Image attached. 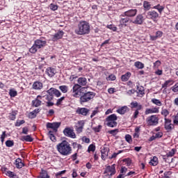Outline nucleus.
<instances>
[{
	"instance_id": "1",
	"label": "nucleus",
	"mask_w": 178,
	"mask_h": 178,
	"mask_svg": "<svg viewBox=\"0 0 178 178\" xmlns=\"http://www.w3.org/2000/svg\"><path fill=\"white\" fill-rule=\"evenodd\" d=\"M58 152L63 156H67L72 154V147L67 140H63L56 145Z\"/></svg>"
},
{
	"instance_id": "2",
	"label": "nucleus",
	"mask_w": 178,
	"mask_h": 178,
	"mask_svg": "<svg viewBox=\"0 0 178 178\" xmlns=\"http://www.w3.org/2000/svg\"><path fill=\"white\" fill-rule=\"evenodd\" d=\"M90 23L87 21L81 20L79 22L74 33L77 34V35H86L90 34Z\"/></svg>"
},
{
	"instance_id": "3",
	"label": "nucleus",
	"mask_w": 178,
	"mask_h": 178,
	"mask_svg": "<svg viewBox=\"0 0 178 178\" xmlns=\"http://www.w3.org/2000/svg\"><path fill=\"white\" fill-rule=\"evenodd\" d=\"M95 95H97V94L94 92H83L82 96L79 99L80 103L84 104L86 102H89L91 99H94Z\"/></svg>"
},
{
	"instance_id": "4",
	"label": "nucleus",
	"mask_w": 178,
	"mask_h": 178,
	"mask_svg": "<svg viewBox=\"0 0 178 178\" xmlns=\"http://www.w3.org/2000/svg\"><path fill=\"white\" fill-rule=\"evenodd\" d=\"M130 105L131 109L136 108L133 113L132 118L133 119H137L138 115H140V111H143V106L137 102H132Z\"/></svg>"
},
{
	"instance_id": "5",
	"label": "nucleus",
	"mask_w": 178,
	"mask_h": 178,
	"mask_svg": "<svg viewBox=\"0 0 178 178\" xmlns=\"http://www.w3.org/2000/svg\"><path fill=\"white\" fill-rule=\"evenodd\" d=\"M85 88L81 87L79 85L74 84L72 87L73 97L75 98H81L84 92Z\"/></svg>"
},
{
	"instance_id": "6",
	"label": "nucleus",
	"mask_w": 178,
	"mask_h": 178,
	"mask_svg": "<svg viewBox=\"0 0 178 178\" xmlns=\"http://www.w3.org/2000/svg\"><path fill=\"white\" fill-rule=\"evenodd\" d=\"M146 123L147 126H158L159 123V118L156 115H149L146 118Z\"/></svg>"
},
{
	"instance_id": "7",
	"label": "nucleus",
	"mask_w": 178,
	"mask_h": 178,
	"mask_svg": "<svg viewBox=\"0 0 178 178\" xmlns=\"http://www.w3.org/2000/svg\"><path fill=\"white\" fill-rule=\"evenodd\" d=\"M61 122H47L46 124L47 129H53V133H57L58 129L60 127Z\"/></svg>"
},
{
	"instance_id": "8",
	"label": "nucleus",
	"mask_w": 178,
	"mask_h": 178,
	"mask_svg": "<svg viewBox=\"0 0 178 178\" xmlns=\"http://www.w3.org/2000/svg\"><path fill=\"white\" fill-rule=\"evenodd\" d=\"M164 129L166 130L167 133H170V131L175 129V125L172 124V120L169 118L164 120Z\"/></svg>"
},
{
	"instance_id": "9",
	"label": "nucleus",
	"mask_w": 178,
	"mask_h": 178,
	"mask_svg": "<svg viewBox=\"0 0 178 178\" xmlns=\"http://www.w3.org/2000/svg\"><path fill=\"white\" fill-rule=\"evenodd\" d=\"M116 174V165L113 164L112 165H108L105 170L104 175H108V176H113Z\"/></svg>"
},
{
	"instance_id": "10",
	"label": "nucleus",
	"mask_w": 178,
	"mask_h": 178,
	"mask_svg": "<svg viewBox=\"0 0 178 178\" xmlns=\"http://www.w3.org/2000/svg\"><path fill=\"white\" fill-rule=\"evenodd\" d=\"M63 133L66 137H70V138H76V134L74 133V131L70 127L65 128Z\"/></svg>"
},
{
	"instance_id": "11",
	"label": "nucleus",
	"mask_w": 178,
	"mask_h": 178,
	"mask_svg": "<svg viewBox=\"0 0 178 178\" xmlns=\"http://www.w3.org/2000/svg\"><path fill=\"white\" fill-rule=\"evenodd\" d=\"M146 17L147 19L153 20V22H156V19L159 17V14L155 10H151L147 13Z\"/></svg>"
},
{
	"instance_id": "12",
	"label": "nucleus",
	"mask_w": 178,
	"mask_h": 178,
	"mask_svg": "<svg viewBox=\"0 0 178 178\" xmlns=\"http://www.w3.org/2000/svg\"><path fill=\"white\" fill-rule=\"evenodd\" d=\"M64 34L65 32H63V31H58L56 33L51 35V41H53V42H56L58 40H62Z\"/></svg>"
},
{
	"instance_id": "13",
	"label": "nucleus",
	"mask_w": 178,
	"mask_h": 178,
	"mask_svg": "<svg viewBox=\"0 0 178 178\" xmlns=\"http://www.w3.org/2000/svg\"><path fill=\"white\" fill-rule=\"evenodd\" d=\"M34 44L38 49H41L47 45V40H45V39H44L43 38H40V39L35 40L34 41Z\"/></svg>"
},
{
	"instance_id": "14",
	"label": "nucleus",
	"mask_w": 178,
	"mask_h": 178,
	"mask_svg": "<svg viewBox=\"0 0 178 178\" xmlns=\"http://www.w3.org/2000/svg\"><path fill=\"white\" fill-rule=\"evenodd\" d=\"M145 20V18H144V15H143V14H138L136 17V18L131 22L134 24H138L139 26H141V24H143V23H144Z\"/></svg>"
},
{
	"instance_id": "15",
	"label": "nucleus",
	"mask_w": 178,
	"mask_h": 178,
	"mask_svg": "<svg viewBox=\"0 0 178 178\" xmlns=\"http://www.w3.org/2000/svg\"><path fill=\"white\" fill-rule=\"evenodd\" d=\"M84 124H86V122L84 120H79L75 125V130L78 134L80 133H83V129H84Z\"/></svg>"
},
{
	"instance_id": "16",
	"label": "nucleus",
	"mask_w": 178,
	"mask_h": 178,
	"mask_svg": "<svg viewBox=\"0 0 178 178\" xmlns=\"http://www.w3.org/2000/svg\"><path fill=\"white\" fill-rule=\"evenodd\" d=\"M44 88V83L40 81H35L32 85V89L35 91H41Z\"/></svg>"
},
{
	"instance_id": "17",
	"label": "nucleus",
	"mask_w": 178,
	"mask_h": 178,
	"mask_svg": "<svg viewBox=\"0 0 178 178\" xmlns=\"http://www.w3.org/2000/svg\"><path fill=\"white\" fill-rule=\"evenodd\" d=\"M136 15H137V9H131L125 11L124 14L121 15V17H124V16H127V17H134Z\"/></svg>"
},
{
	"instance_id": "18",
	"label": "nucleus",
	"mask_w": 178,
	"mask_h": 178,
	"mask_svg": "<svg viewBox=\"0 0 178 178\" xmlns=\"http://www.w3.org/2000/svg\"><path fill=\"white\" fill-rule=\"evenodd\" d=\"M76 113H77V115H81L82 116H87L88 113H90V109L86 107H79L76 111Z\"/></svg>"
},
{
	"instance_id": "19",
	"label": "nucleus",
	"mask_w": 178,
	"mask_h": 178,
	"mask_svg": "<svg viewBox=\"0 0 178 178\" xmlns=\"http://www.w3.org/2000/svg\"><path fill=\"white\" fill-rule=\"evenodd\" d=\"M41 99H42V96L38 95L37 97L32 101V106H35V108H38V106H41V104L42 103Z\"/></svg>"
},
{
	"instance_id": "20",
	"label": "nucleus",
	"mask_w": 178,
	"mask_h": 178,
	"mask_svg": "<svg viewBox=\"0 0 178 178\" xmlns=\"http://www.w3.org/2000/svg\"><path fill=\"white\" fill-rule=\"evenodd\" d=\"M77 83H75V85L79 86V87H84L87 86L88 82L87 81V78L81 76L78 78Z\"/></svg>"
},
{
	"instance_id": "21",
	"label": "nucleus",
	"mask_w": 178,
	"mask_h": 178,
	"mask_svg": "<svg viewBox=\"0 0 178 178\" xmlns=\"http://www.w3.org/2000/svg\"><path fill=\"white\" fill-rule=\"evenodd\" d=\"M152 113H159V107H154L152 108H146L145 115H151Z\"/></svg>"
},
{
	"instance_id": "22",
	"label": "nucleus",
	"mask_w": 178,
	"mask_h": 178,
	"mask_svg": "<svg viewBox=\"0 0 178 178\" xmlns=\"http://www.w3.org/2000/svg\"><path fill=\"white\" fill-rule=\"evenodd\" d=\"M45 73L47 74V76H49V77H54V76L56 74V70H55V68L49 67L46 69Z\"/></svg>"
},
{
	"instance_id": "23",
	"label": "nucleus",
	"mask_w": 178,
	"mask_h": 178,
	"mask_svg": "<svg viewBox=\"0 0 178 178\" xmlns=\"http://www.w3.org/2000/svg\"><path fill=\"white\" fill-rule=\"evenodd\" d=\"M17 113H19V111L17 110H13L12 112L8 113V115L7 116L8 120H16V116H17Z\"/></svg>"
},
{
	"instance_id": "24",
	"label": "nucleus",
	"mask_w": 178,
	"mask_h": 178,
	"mask_svg": "<svg viewBox=\"0 0 178 178\" xmlns=\"http://www.w3.org/2000/svg\"><path fill=\"white\" fill-rule=\"evenodd\" d=\"M130 22V18L124 16L120 19V26L121 27H127V23Z\"/></svg>"
},
{
	"instance_id": "25",
	"label": "nucleus",
	"mask_w": 178,
	"mask_h": 178,
	"mask_svg": "<svg viewBox=\"0 0 178 178\" xmlns=\"http://www.w3.org/2000/svg\"><path fill=\"white\" fill-rule=\"evenodd\" d=\"M130 111V108L127 107V106H124L120 108H119L116 112L117 113H119L120 115H124L125 113H127Z\"/></svg>"
},
{
	"instance_id": "26",
	"label": "nucleus",
	"mask_w": 178,
	"mask_h": 178,
	"mask_svg": "<svg viewBox=\"0 0 178 178\" xmlns=\"http://www.w3.org/2000/svg\"><path fill=\"white\" fill-rule=\"evenodd\" d=\"M21 141H25L26 143H33L34 138L31 137V135L22 136L19 138Z\"/></svg>"
},
{
	"instance_id": "27",
	"label": "nucleus",
	"mask_w": 178,
	"mask_h": 178,
	"mask_svg": "<svg viewBox=\"0 0 178 178\" xmlns=\"http://www.w3.org/2000/svg\"><path fill=\"white\" fill-rule=\"evenodd\" d=\"M14 164H15L17 169H22V168H23V166H25L24 163H23V161H22V159H20V158H17L15 160Z\"/></svg>"
},
{
	"instance_id": "28",
	"label": "nucleus",
	"mask_w": 178,
	"mask_h": 178,
	"mask_svg": "<svg viewBox=\"0 0 178 178\" xmlns=\"http://www.w3.org/2000/svg\"><path fill=\"white\" fill-rule=\"evenodd\" d=\"M37 178H51V176H49V174H48V171L41 169V172Z\"/></svg>"
},
{
	"instance_id": "29",
	"label": "nucleus",
	"mask_w": 178,
	"mask_h": 178,
	"mask_svg": "<svg viewBox=\"0 0 178 178\" xmlns=\"http://www.w3.org/2000/svg\"><path fill=\"white\" fill-rule=\"evenodd\" d=\"M170 114V111L164 107L161 108V115L164 118V120L168 119V116Z\"/></svg>"
},
{
	"instance_id": "30",
	"label": "nucleus",
	"mask_w": 178,
	"mask_h": 178,
	"mask_svg": "<svg viewBox=\"0 0 178 178\" xmlns=\"http://www.w3.org/2000/svg\"><path fill=\"white\" fill-rule=\"evenodd\" d=\"M174 83H175V81H173V79H168L165 81L163 84H162V88H165V90H166L168 87H170V86H173Z\"/></svg>"
},
{
	"instance_id": "31",
	"label": "nucleus",
	"mask_w": 178,
	"mask_h": 178,
	"mask_svg": "<svg viewBox=\"0 0 178 178\" xmlns=\"http://www.w3.org/2000/svg\"><path fill=\"white\" fill-rule=\"evenodd\" d=\"M108 152H109V150L108 149L104 147L101 150V154H102V159L103 161H106V158H108Z\"/></svg>"
},
{
	"instance_id": "32",
	"label": "nucleus",
	"mask_w": 178,
	"mask_h": 178,
	"mask_svg": "<svg viewBox=\"0 0 178 178\" xmlns=\"http://www.w3.org/2000/svg\"><path fill=\"white\" fill-rule=\"evenodd\" d=\"M116 120H118L116 114H111L106 118V122H116Z\"/></svg>"
},
{
	"instance_id": "33",
	"label": "nucleus",
	"mask_w": 178,
	"mask_h": 178,
	"mask_svg": "<svg viewBox=\"0 0 178 178\" xmlns=\"http://www.w3.org/2000/svg\"><path fill=\"white\" fill-rule=\"evenodd\" d=\"M158 163H159V161H158V157L156 156H153V158L149 162V164L151 165V166H156Z\"/></svg>"
},
{
	"instance_id": "34",
	"label": "nucleus",
	"mask_w": 178,
	"mask_h": 178,
	"mask_svg": "<svg viewBox=\"0 0 178 178\" xmlns=\"http://www.w3.org/2000/svg\"><path fill=\"white\" fill-rule=\"evenodd\" d=\"M131 76V73L127 72L124 75H122L121 80L122 81H127L129 79H130V76Z\"/></svg>"
},
{
	"instance_id": "35",
	"label": "nucleus",
	"mask_w": 178,
	"mask_h": 178,
	"mask_svg": "<svg viewBox=\"0 0 178 178\" xmlns=\"http://www.w3.org/2000/svg\"><path fill=\"white\" fill-rule=\"evenodd\" d=\"M48 136L53 143H56V136L54 134V131H49Z\"/></svg>"
},
{
	"instance_id": "36",
	"label": "nucleus",
	"mask_w": 178,
	"mask_h": 178,
	"mask_svg": "<svg viewBox=\"0 0 178 178\" xmlns=\"http://www.w3.org/2000/svg\"><path fill=\"white\" fill-rule=\"evenodd\" d=\"M153 9H156L158 12L161 14L163 12V9H165V6H161V4H158L153 7Z\"/></svg>"
},
{
	"instance_id": "37",
	"label": "nucleus",
	"mask_w": 178,
	"mask_h": 178,
	"mask_svg": "<svg viewBox=\"0 0 178 178\" xmlns=\"http://www.w3.org/2000/svg\"><path fill=\"white\" fill-rule=\"evenodd\" d=\"M151 102L157 106H162V102L158 99L154 98L152 99Z\"/></svg>"
},
{
	"instance_id": "38",
	"label": "nucleus",
	"mask_w": 178,
	"mask_h": 178,
	"mask_svg": "<svg viewBox=\"0 0 178 178\" xmlns=\"http://www.w3.org/2000/svg\"><path fill=\"white\" fill-rule=\"evenodd\" d=\"M138 92L137 93L139 95H145V90H144V87L143 86H137Z\"/></svg>"
},
{
	"instance_id": "39",
	"label": "nucleus",
	"mask_w": 178,
	"mask_h": 178,
	"mask_svg": "<svg viewBox=\"0 0 178 178\" xmlns=\"http://www.w3.org/2000/svg\"><path fill=\"white\" fill-rule=\"evenodd\" d=\"M106 126L108 127H116L118 126V122L116 121H106Z\"/></svg>"
},
{
	"instance_id": "40",
	"label": "nucleus",
	"mask_w": 178,
	"mask_h": 178,
	"mask_svg": "<svg viewBox=\"0 0 178 178\" xmlns=\"http://www.w3.org/2000/svg\"><path fill=\"white\" fill-rule=\"evenodd\" d=\"M38 47L35 44V43L33 44V46L29 49V52L31 54H37V51H38Z\"/></svg>"
},
{
	"instance_id": "41",
	"label": "nucleus",
	"mask_w": 178,
	"mask_h": 178,
	"mask_svg": "<svg viewBox=\"0 0 178 178\" xmlns=\"http://www.w3.org/2000/svg\"><path fill=\"white\" fill-rule=\"evenodd\" d=\"M9 95L11 98H15V97L17 96V91L15 90V89H10Z\"/></svg>"
},
{
	"instance_id": "42",
	"label": "nucleus",
	"mask_w": 178,
	"mask_h": 178,
	"mask_svg": "<svg viewBox=\"0 0 178 178\" xmlns=\"http://www.w3.org/2000/svg\"><path fill=\"white\" fill-rule=\"evenodd\" d=\"M59 90L63 92V94H66L67 91H69V87L67 86H60Z\"/></svg>"
},
{
	"instance_id": "43",
	"label": "nucleus",
	"mask_w": 178,
	"mask_h": 178,
	"mask_svg": "<svg viewBox=\"0 0 178 178\" xmlns=\"http://www.w3.org/2000/svg\"><path fill=\"white\" fill-rule=\"evenodd\" d=\"M134 66L136 67L137 69H144V63L140 61L135 62Z\"/></svg>"
},
{
	"instance_id": "44",
	"label": "nucleus",
	"mask_w": 178,
	"mask_h": 178,
	"mask_svg": "<svg viewBox=\"0 0 178 178\" xmlns=\"http://www.w3.org/2000/svg\"><path fill=\"white\" fill-rule=\"evenodd\" d=\"M6 175L8 177H11V178H15L17 176L16 174H15V172L10 171V170L6 171Z\"/></svg>"
},
{
	"instance_id": "45",
	"label": "nucleus",
	"mask_w": 178,
	"mask_h": 178,
	"mask_svg": "<svg viewBox=\"0 0 178 178\" xmlns=\"http://www.w3.org/2000/svg\"><path fill=\"white\" fill-rule=\"evenodd\" d=\"M143 8L146 9V10H149L151 9V4L149 2L145 1L143 2Z\"/></svg>"
},
{
	"instance_id": "46",
	"label": "nucleus",
	"mask_w": 178,
	"mask_h": 178,
	"mask_svg": "<svg viewBox=\"0 0 178 178\" xmlns=\"http://www.w3.org/2000/svg\"><path fill=\"white\" fill-rule=\"evenodd\" d=\"M124 150H119L118 152L113 153L111 156L109 157V159H115L120 154H122V152H124Z\"/></svg>"
},
{
	"instance_id": "47",
	"label": "nucleus",
	"mask_w": 178,
	"mask_h": 178,
	"mask_svg": "<svg viewBox=\"0 0 178 178\" xmlns=\"http://www.w3.org/2000/svg\"><path fill=\"white\" fill-rule=\"evenodd\" d=\"M177 149H172L170 152H168L166 154L168 155V156H169L170 158H172V156H174V155L176 154L177 152Z\"/></svg>"
},
{
	"instance_id": "48",
	"label": "nucleus",
	"mask_w": 178,
	"mask_h": 178,
	"mask_svg": "<svg viewBox=\"0 0 178 178\" xmlns=\"http://www.w3.org/2000/svg\"><path fill=\"white\" fill-rule=\"evenodd\" d=\"M140 137V128H135V133L134 134V138H138Z\"/></svg>"
},
{
	"instance_id": "49",
	"label": "nucleus",
	"mask_w": 178,
	"mask_h": 178,
	"mask_svg": "<svg viewBox=\"0 0 178 178\" xmlns=\"http://www.w3.org/2000/svg\"><path fill=\"white\" fill-rule=\"evenodd\" d=\"M125 141H127V143L129 144H131V143H133V139L131 138L130 134L125 135Z\"/></svg>"
},
{
	"instance_id": "50",
	"label": "nucleus",
	"mask_w": 178,
	"mask_h": 178,
	"mask_svg": "<svg viewBox=\"0 0 178 178\" xmlns=\"http://www.w3.org/2000/svg\"><path fill=\"white\" fill-rule=\"evenodd\" d=\"M6 147H8V148H10V147L15 145V142L13 140H8L6 141Z\"/></svg>"
},
{
	"instance_id": "51",
	"label": "nucleus",
	"mask_w": 178,
	"mask_h": 178,
	"mask_svg": "<svg viewBox=\"0 0 178 178\" xmlns=\"http://www.w3.org/2000/svg\"><path fill=\"white\" fill-rule=\"evenodd\" d=\"M95 149H96L95 145L91 144L88 146V152H95Z\"/></svg>"
},
{
	"instance_id": "52",
	"label": "nucleus",
	"mask_w": 178,
	"mask_h": 178,
	"mask_svg": "<svg viewBox=\"0 0 178 178\" xmlns=\"http://www.w3.org/2000/svg\"><path fill=\"white\" fill-rule=\"evenodd\" d=\"M24 123H26V121L24 120H17V122H15V127H20V126H22V124H24Z\"/></svg>"
},
{
	"instance_id": "53",
	"label": "nucleus",
	"mask_w": 178,
	"mask_h": 178,
	"mask_svg": "<svg viewBox=\"0 0 178 178\" xmlns=\"http://www.w3.org/2000/svg\"><path fill=\"white\" fill-rule=\"evenodd\" d=\"M6 137H8V135H6V131H4L2 132V134L0 137L1 143H3V141H5V138H6Z\"/></svg>"
},
{
	"instance_id": "54",
	"label": "nucleus",
	"mask_w": 178,
	"mask_h": 178,
	"mask_svg": "<svg viewBox=\"0 0 178 178\" xmlns=\"http://www.w3.org/2000/svg\"><path fill=\"white\" fill-rule=\"evenodd\" d=\"M108 134H111L112 136H116V134H118V133H119V129H115L113 130H110L108 131Z\"/></svg>"
},
{
	"instance_id": "55",
	"label": "nucleus",
	"mask_w": 178,
	"mask_h": 178,
	"mask_svg": "<svg viewBox=\"0 0 178 178\" xmlns=\"http://www.w3.org/2000/svg\"><path fill=\"white\" fill-rule=\"evenodd\" d=\"M171 175H172V171H165L163 173V177H161V178H170Z\"/></svg>"
},
{
	"instance_id": "56",
	"label": "nucleus",
	"mask_w": 178,
	"mask_h": 178,
	"mask_svg": "<svg viewBox=\"0 0 178 178\" xmlns=\"http://www.w3.org/2000/svg\"><path fill=\"white\" fill-rule=\"evenodd\" d=\"M65 98V97H62L59 98L56 103V106H59L60 105H62V102H63Z\"/></svg>"
},
{
	"instance_id": "57",
	"label": "nucleus",
	"mask_w": 178,
	"mask_h": 178,
	"mask_svg": "<svg viewBox=\"0 0 178 178\" xmlns=\"http://www.w3.org/2000/svg\"><path fill=\"white\" fill-rule=\"evenodd\" d=\"M47 94H49L48 95H50L51 97H54V93H55V88H51L49 90H48L47 91Z\"/></svg>"
},
{
	"instance_id": "58",
	"label": "nucleus",
	"mask_w": 178,
	"mask_h": 178,
	"mask_svg": "<svg viewBox=\"0 0 178 178\" xmlns=\"http://www.w3.org/2000/svg\"><path fill=\"white\" fill-rule=\"evenodd\" d=\"M106 29H108L109 30H112V31H116L118 30V27L112 24L107 25Z\"/></svg>"
},
{
	"instance_id": "59",
	"label": "nucleus",
	"mask_w": 178,
	"mask_h": 178,
	"mask_svg": "<svg viewBox=\"0 0 178 178\" xmlns=\"http://www.w3.org/2000/svg\"><path fill=\"white\" fill-rule=\"evenodd\" d=\"M162 158L166 163H170V160L169 159L170 157L166 155H162Z\"/></svg>"
},
{
	"instance_id": "60",
	"label": "nucleus",
	"mask_w": 178,
	"mask_h": 178,
	"mask_svg": "<svg viewBox=\"0 0 178 178\" xmlns=\"http://www.w3.org/2000/svg\"><path fill=\"white\" fill-rule=\"evenodd\" d=\"M171 90L173 92H178V82L171 88Z\"/></svg>"
},
{
	"instance_id": "61",
	"label": "nucleus",
	"mask_w": 178,
	"mask_h": 178,
	"mask_svg": "<svg viewBox=\"0 0 178 178\" xmlns=\"http://www.w3.org/2000/svg\"><path fill=\"white\" fill-rule=\"evenodd\" d=\"M101 129H102V125H99L97 127H93L92 130H94L95 133H99L101 131Z\"/></svg>"
},
{
	"instance_id": "62",
	"label": "nucleus",
	"mask_w": 178,
	"mask_h": 178,
	"mask_svg": "<svg viewBox=\"0 0 178 178\" xmlns=\"http://www.w3.org/2000/svg\"><path fill=\"white\" fill-rule=\"evenodd\" d=\"M154 136L156 138H162V137H163V133L161 131L157 132L156 134H154Z\"/></svg>"
},
{
	"instance_id": "63",
	"label": "nucleus",
	"mask_w": 178,
	"mask_h": 178,
	"mask_svg": "<svg viewBox=\"0 0 178 178\" xmlns=\"http://www.w3.org/2000/svg\"><path fill=\"white\" fill-rule=\"evenodd\" d=\"M49 8L51 10H58V5H55L54 3H51L49 5Z\"/></svg>"
},
{
	"instance_id": "64",
	"label": "nucleus",
	"mask_w": 178,
	"mask_h": 178,
	"mask_svg": "<svg viewBox=\"0 0 178 178\" xmlns=\"http://www.w3.org/2000/svg\"><path fill=\"white\" fill-rule=\"evenodd\" d=\"M127 172V168L122 167L120 169V173L124 175H126Z\"/></svg>"
}]
</instances>
